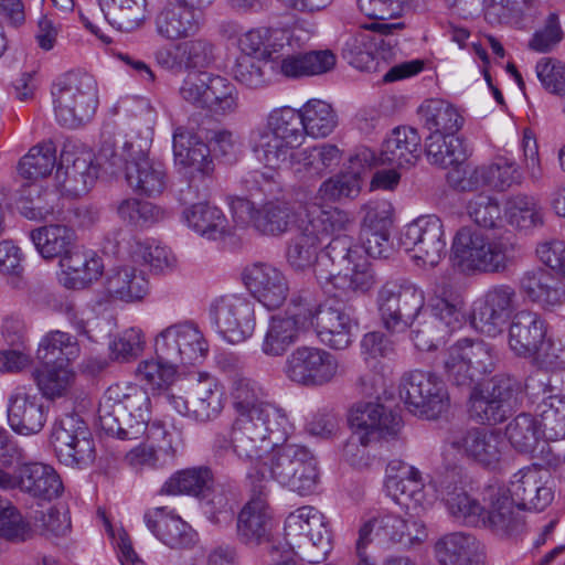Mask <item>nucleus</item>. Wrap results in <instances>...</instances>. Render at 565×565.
<instances>
[{
	"instance_id": "nucleus-30",
	"label": "nucleus",
	"mask_w": 565,
	"mask_h": 565,
	"mask_svg": "<svg viewBox=\"0 0 565 565\" xmlns=\"http://www.w3.org/2000/svg\"><path fill=\"white\" fill-rule=\"evenodd\" d=\"M546 335V326L542 317L531 310L516 312L509 328V345L518 355L529 358L539 355Z\"/></svg>"
},
{
	"instance_id": "nucleus-22",
	"label": "nucleus",
	"mask_w": 565,
	"mask_h": 565,
	"mask_svg": "<svg viewBox=\"0 0 565 565\" xmlns=\"http://www.w3.org/2000/svg\"><path fill=\"white\" fill-rule=\"evenodd\" d=\"M209 6L168 0L156 17V31L167 40L185 39L198 33Z\"/></svg>"
},
{
	"instance_id": "nucleus-51",
	"label": "nucleus",
	"mask_w": 565,
	"mask_h": 565,
	"mask_svg": "<svg viewBox=\"0 0 565 565\" xmlns=\"http://www.w3.org/2000/svg\"><path fill=\"white\" fill-rule=\"evenodd\" d=\"M56 164V148L52 141L32 147L19 161L17 171L21 179L36 183L39 179L51 174Z\"/></svg>"
},
{
	"instance_id": "nucleus-18",
	"label": "nucleus",
	"mask_w": 565,
	"mask_h": 565,
	"mask_svg": "<svg viewBox=\"0 0 565 565\" xmlns=\"http://www.w3.org/2000/svg\"><path fill=\"white\" fill-rule=\"evenodd\" d=\"M301 294L290 300L286 316L271 317L262 343V352L267 356H281L298 339L302 331L311 328L310 313L302 309L298 301Z\"/></svg>"
},
{
	"instance_id": "nucleus-3",
	"label": "nucleus",
	"mask_w": 565,
	"mask_h": 565,
	"mask_svg": "<svg viewBox=\"0 0 565 565\" xmlns=\"http://www.w3.org/2000/svg\"><path fill=\"white\" fill-rule=\"evenodd\" d=\"M147 152V140L119 135L103 141L99 158L114 168H122L127 184L135 192L154 196L166 189L167 175L163 166L149 160Z\"/></svg>"
},
{
	"instance_id": "nucleus-45",
	"label": "nucleus",
	"mask_w": 565,
	"mask_h": 565,
	"mask_svg": "<svg viewBox=\"0 0 565 565\" xmlns=\"http://www.w3.org/2000/svg\"><path fill=\"white\" fill-rule=\"evenodd\" d=\"M419 115L431 134L456 135L463 124L457 108L443 99L426 100L419 108Z\"/></svg>"
},
{
	"instance_id": "nucleus-15",
	"label": "nucleus",
	"mask_w": 565,
	"mask_h": 565,
	"mask_svg": "<svg viewBox=\"0 0 565 565\" xmlns=\"http://www.w3.org/2000/svg\"><path fill=\"white\" fill-rule=\"evenodd\" d=\"M262 387L252 379L236 374L232 383V407L236 424L260 422L269 424L287 420L284 408L263 399Z\"/></svg>"
},
{
	"instance_id": "nucleus-23",
	"label": "nucleus",
	"mask_w": 565,
	"mask_h": 565,
	"mask_svg": "<svg viewBox=\"0 0 565 565\" xmlns=\"http://www.w3.org/2000/svg\"><path fill=\"white\" fill-rule=\"evenodd\" d=\"M288 433L285 426H232L228 445L234 452L250 460V467L259 459L260 452L277 447L287 441ZM217 447L226 448L227 440L218 443Z\"/></svg>"
},
{
	"instance_id": "nucleus-53",
	"label": "nucleus",
	"mask_w": 565,
	"mask_h": 565,
	"mask_svg": "<svg viewBox=\"0 0 565 565\" xmlns=\"http://www.w3.org/2000/svg\"><path fill=\"white\" fill-rule=\"evenodd\" d=\"M303 132L313 138H326L338 126V115L332 106L320 99L307 102L300 109Z\"/></svg>"
},
{
	"instance_id": "nucleus-58",
	"label": "nucleus",
	"mask_w": 565,
	"mask_h": 565,
	"mask_svg": "<svg viewBox=\"0 0 565 565\" xmlns=\"http://www.w3.org/2000/svg\"><path fill=\"white\" fill-rule=\"evenodd\" d=\"M352 227L353 222L350 218L348 231H337L329 235L331 239L326 246V252L332 264L339 267V270L364 256L362 246L355 243L350 235Z\"/></svg>"
},
{
	"instance_id": "nucleus-17",
	"label": "nucleus",
	"mask_w": 565,
	"mask_h": 565,
	"mask_svg": "<svg viewBox=\"0 0 565 565\" xmlns=\"http://www.w3.org/2000/svg\"><path fill=\"white\" fill-rule=\"evenodd\" d=\"M338 360L330 352L315 347H298L286 359L287 377L306 386H320L338 373Z\"/></svg>"
},
{
	"instance_id": "nucleus-54",
	"label": "nucleus",
	"mask_w": 565,
	"mask_h": 565,
	"mask_svg": "<svg viewBox=\"0 0 565 565\" xmlns=\"http://www.w3.org/2000/svg\"><path fill=\"white\" fill-rule=\"evenodd\" d=\"M302 124L300 110L284 106L273 109L259 128L298 147L305 137Z\"/></svg>"
},
{
	"instance_id": "nucleus-41",
	"label": "nucleus",
	"mask_w": 565,
	"mask_h": 565,
	"mask_svg": "<svg viewBox=\"0 0 565 565\" xmlns=\"http://www.w3.org/2000/svg\"><path fill=\"white\" fill-rule=\"evenodd\" d=\"M248 146L257 160L269 169H278L287 163L290 166L296 148L290 142L259 127L250 130Z\"/></svg>"
},
{
	"instance_id": "nucleus-46",
	"label": "nucleus",
	"mask_w": 565,
	"mask_h": 565,
	"mask_svg": "<svg viewBox=\"0 0 565 565\" xmlns=\"http://www.w3.org/2000/svg\"><path fill=\"white\" fill-rule=\"evenodd\" d=\"M212 488V475L207 468H190L175 472L162 486L160 492L169 495H193L205 499Z\"/></svg>"
},
{
	"instance_id": "nucleus-5",
	"label": "nucleus",
	"mask_w": 565,
	"mask_h": 565,
	"mask_svg": "<svg viewBox=\"0 0 565 565\" xmlns=\"http://www.w3.org/2000/svg\"><path fill=\"white\" fill-rule=\"evenodd\" d=\"M307 222L292 237L287 248V262L295 270L303 271L318 259L322 241L337 231H348L350 216L337 207L311 204L307 207Z\"/></svg>"
},
{
	"instance_id": "nucleus-36",
	"label": "nucleus",
	"mask_w": 565,
	"mask_h": 565,
	"mask_svg": "<svg viewBox=\"0 0 565 565\" xmlns=\"http://www.w3.org/2000/svg\"><path fill=\"white\" fill-rule=\"evenodd\" d=\"M29 238L43 259L60 262L75 248L77 237L71 226L51 223L31 230Z\"/></svg>"
},
{
	"instance_id": "nucleus-8",
	"label": "nucleus",
	"mask_w": 565,
	"mask_h": 565,
	"mask_svg": "<svg viewBox=\"0 0 565 565\" xmlns=\"http://www.w3.org/2000/svg\"><path fill=\"white\" fill-rule=\"evenodd\" d=\"M173 154L175 166L188 178L186 186L180 190L181 201L189 203L205 196L206 181L214 171L210 146L190 131L178 128L173 134Z\"/></svg>"
},
{
	"instance_id": "nucleus-63",
	"label": "nucleus",
	"mask_w": 565,
	"mask_h": 565,
	"mask_svg": "<svg viewBox=\"0 0 565 565\" xmlns=\"http://www.w3.org/2000/svg\"><path fill=\"white\" fill-rule=\"evenodd\" d=\"M185 71L210 67L216 60L215 44L206 38H194L178 43Z\"/></svg>"
},
{
	"instance_id": "nucleus-64",
	"label": "nucleus",
	"mask_w": 565,
	"mask_h": 565,
	"mask_svg": "<svg viewBox=\"0 0 565 565\" xmlns=\"http://www.w3.org/2000/svg\"><path fill=\"white\" fill-rule=\"evenodd\" d=\"M177 364H171L156 355V359L141 362L137 369L140 382L151 390L167 388L174 380Z\"/></svg>"
},
{
	"instance_id": "nucleus-26",
	"label": "nucleus",
	"mask_w": 565,
	"mask_h": 565,
	"mask_svg": "<svg viewBox=\"0 0 565 565\" xmlns=\"http://www.w3.org/2000/svg\"><path fill=\"white\" fill-rule=\"evenodd\" d=\"M505 490L518 510L541 511L554 498L552 487L548 486V473L536 467L520 469Z\"/></svg>"
},
{
	"instance_id": "nucleus-55",
	"label": "nucleus",
	"mask_w": 565,
	"mask_h": 565,
	"mask_svg": "<svg viewBox=\"0 0 565 565\" xmlns=\"http://www.w3.org/2000/svg\"><path fill=\"white\" fill-rule=\"evenodd\" d=\"M462 306L463 302L457 295L436 296L431 299L427 318L448 337L463 323Z\"/></svg>"
},
{
	"instance_id": "nucleus-32",
	"label": "nucleus",
	"mask_w": 565,
	"mask_h": 565,
	"mask_svg": "<svg viewBox=\"0 0 565 565\" xmlns=\"http://www.w3.org/2000/svg\"><path fill=\"white\" fill-rule=\"evenodd\" d=\"M435 481L436 478L429 484H424L420 471L409 467L403 476L386 478L385 489L396 502L408 505L407 501H409L414 508L425 509L438 499L433 488Z\"/></svg>"
},
{
	"instance_id": "nucleus-50",
	"label": "nucleus",
	"mask_w": 565,
	"mask_h": 565,
	"mask_svg": "<svg viewBox=\"0 0 565 565\" xmlns=\"http://www.w3.org/2000/svg\"><path fill=\"white\" fill-rule=\"evenodd\" d=\"M345 417L348 424H399L404 422L398 405H385L379 398L353 402L348 406Z\"/></svg>"
},
{
	"instance_id": "nucleus-25",
	"label": "nucleus",
	"mask_w": 565,
	"mask_h": 565,
	"mask_svg": "<svg viewBox=\"0 0 565 565\" xmlns=\"http://www.w3.org/2000/svg\"><path fill=\"white\" fill-rule=\"evenodd\" d=\"M50 444L65 466L83 469L95 459V444L88 426H53Z\"/></svg>"
},
{
	"instance_id": "nucleus-9",
	"label": "nucleus",
	"mask_w": 565,
	"mask_h": 565,
	"mask_svg": "<svg viewBox=\"0 0 565 565\" xmlns=\"http://www.w3.org/2000/svg\"><path fill=\"white\" fill-rule=\"evenodd\" d=\"M424 305V291L406 279L386 281L376 296L381 324L390 333L413 327Z\"/></svg>"
},
{
	"instance_id": "nucleus-29",
	"label": "nucleus",
	"mask_w": 565,
	"mask_h": 565,
	"mask_svg": "<svg viewBox=\"0 0 565 565\" xmlns=\"http://www.w3.org/2000/svg\"><path fill=\"white\" fill-rule=\"evenodd\" d=\"M412 526L415 529V533L411 531L408 521L391 513L373 518L361 526L356 548L364 550L373 540H377L380 543H396L402 542L405 536L415 541H423L427 536L422 522L414 521Z\"/></svg>"
},
{
	"instance_id": "nucleus-52",
	"label": "nucleus",
	"mask_w": 565,
	"mask_h": 565,
	"mask_svg": "<svg viewBox=\"0 0 565 565\" xmlns=\"http://www.w3.org/2000/svg\"><path fill=\"white\" fill-rule=\"evenodd\" d=\"M191 391L195 406L194 419L202 423L213 420L222 408V392L217 381L209 374H199Z\"/></svg>"
},
{
	"instance_id": "nucleus-6",
	"label": "nucleus",
	"mask_w": 565,
	"mask_h": 565,
	"mask_svg": "<svg viewBox=\"0 0 565 565\" xmlns=\"http://www.w3.org/2000/svg\"><path fill=\"white\" fill-rule=\"evenodd\" d=\"M51 94L56 120L67 128L88 122L98 105L96 81L86 73L64 75L53 84Z\"/></svg>"
},
{
	"instance_id": "nucleus-24",
	"label": "nucleus",
	"mask_w": 565,
	"mask_h": 565,
	"mask_svg": "<svg viewBox=\"0 0 565 565\" xmlns=\"http://www.w3.org/2000/svg\"><path fill=\"white\" fill-rule=\"evenodd\" d=\"M242 278L253 297L268 310L281 307L289 294L286 276L270 264H252L243 270Z\"/></svg>"
},
{
	"instance_id": "nucleus-49",
	"label": "nucleus",
	"mask_w": 565,
	"mask_h": 565,
	"mask_svg": "<svg viewBox=\"0 0 565 565\" xmlns=\"http://www.w3.org/2000/svg\"><path fill=\"white\" fill-rule=\"evenodd\" d=\"M337 289L343 291L366 294L376 284V273L364 255L361 259L327 277Z\"/></svg>"
},
{
	"instance_id": "nucleus-47",
	"label": "nucleus",
	"mask_w": 565,
	"mask_h": 565,
	"mask_svg": "<svg viewBox=\"0 0 565 565\" xmlns=\"http://www.w3.org/2000/svg\"><path fill=\"white\" fill-rule=\"evenodd\" d=\"M79 344L76 339L70 333L54 330L46 333L36 351V358L43 364H58L63 363L68 365L79 356Z\"/></svg>"
},
{
	"instance_id": "nucleus-16",
	"label": "nucleus",
	"mask_w": 565,
	"mask_h": 565,
	"mask_svg": "<svg viewBox=\"0 0 565 565\" xmlns=\"http://www.w3.org/2000/svg\"><path fill=\"white\" fill-rule=\"evenodd\" d=\"M520 306L516 289L509 284L491 286L476 302L472 324L489 337L499 334Z\"/></svg>"
},
{
	"instance_id": "nucleus-20",
	"label": "nucleus",
	"mask_w": 565,
	"mask_h": 565,
	"mask_svg": "<svg viewBox=\"0 0 565 565\" xmlns=\"http://www.w3.org/2000/svg\"><path fill=\"white\" fill-rule=\"evenodd\" d=\"M486 507L482 509L484 526L500 536L519 533L523 527V518L512 499L508 495L505 486L499 482L488 484L482 492Z\"/></svg>"
},
{
	"instance_id": "nucleus-35",
	"label": "nucleus",
	"mask_w": 565,
	"mask_h": 565,
	"mask_svg": "<svg viewBox=\"0 0 565 565\" xmlns=\"http://www.w3.org/2000/svg\"><path fill=\"white\" fill-rule=\"evenodd\" d=\"M58 265L63 274V285L68 289H84L97 280L104 271L102 259L93 252L75 246Z\"/></svg>"
},
{
	"instance_id": "nucleus-61",
	"label": "nucleus",
	"mask_w": 565,
	"mask_h": 565,
	"mask_svg": "<svg viewBox=\"0 0 565 565\" xmlns=\"http://www.w3.org/2000/svg\"><path fill=\"white\" fill-rule=\"evenodd\" d=\"M359 8L370 19L388 20L404 12L420 10L425 0H358Z\"/></svg>"
},
{
	"instance_id": "nucleus-42",
	"label": "nucleus",
	"mask_w": 565,
	"mask_h": 565,
	"mask_svg": "<svg viewBox=\"0 0 565 565\" xmlns=\"http://www.w3.org/2000/svg\"><path fill=\"white\" fill-rule=\"evenodd\" d=\"M270 521V513L268 504L258 492L248 501L237 518V534L242 542L246 544L260 543L268 533V525Z\"/></svg>"
},
{
	"instance_id": "nucleus-44",
	"label": "nucleus",
	"mask_w": 565,
	"mask_h": 565,
	"mask_svg": "<svg viewBox=\"0 0 565 565\" xmlns=\"http://www.w3.org/2000/svg\"><path fill=\"white\" fill-rule=\"evenodd\" d=\"M105 287L111 297L132 302L141 300L148 294L149 284L142 271L125 266L110 271Z\"/></svg>"
},
{
	"instance_id": "nucleus-48",
	"label": "nucleus",
	"mask_w": 565,
	"mask_h": 565,
	"mask_svg": "<svg viewBox=\"0 0 565 565\" xmlns=\"http://www.w3.org/2000/svg\"><path fill=\"white\" fill-rule=\"evenodd\" d=\"M425 153L429 163L448 168L467 158L463 141L456 135L430 134L426 139Z\"/></svg>"
},
{
	"instance_id": "nucleus-27",
	"label": "nucleus",
	"mask_w": 565,
	"mask_h": 565,
	"mask_svg": "<svg viewBox=\"0 0 565 565\" xmlns=\"http://www.w3.org/2000/svg\"><path fill=\"white\" fill-rule=\"evenodd\" d=\"M97 172L92 153L63 151L55 172L56 188L62 194L81 196L93 186Z\"/></svg>"
},
{
	"instance_id": "nucleus-56",
	"label": "nucleus",
	"mask_w": 565,
	"mask_h": 565,
	"mask_svg": "<svg viewBox=\"0 0 565 565\" xmlns=\"http://www.w3.org/2000/svg\"><path fill=\"white\" fill-rule=\"evenodd\" d=\"M74 373L68 365L58 364H43L41 369L33 372V379L42 392L43 396L47 398H55L63 396L68 390Z\"/></svg>"
},
{
	"instance_id": "nucleus-34",
	"label": "nucleus",
	"mask_w": 565,
	"mask_h": 565,
	"mask_svg": "<svg viewBox=\"0 0 565 565\" xmlns=\"http://www.w3.org/2000/svg\"><path fill=\"white\" fill-rule=\"evenodd\" d=\"M434 551L440 565H482L483 562L479 541L463 532L441 536Z\"/></svg>"
},
{
	"instance_id": "nucleus-62",
	"label": "nucleus",
	"mask_w": 565,
	"mask_h": 565,
	"mask_svg": "<svg viewBox=\"0 0 565 565\" xmlns=\"http://www.w3.org/2000/svg\"><path fill=\"white\" fill-rule=\"evenodd\" d=\"M276 169L270 171H250L242 180L245 190L254 199L281 200L282 186L278 180Z\"/></svg>"
},
{
	"instance_id": "nucleus-13",
	"label": "nucleus",
	"mask_w": 565,
	"mask_h": 565,
	"mask_svg": "<svg viewBox=\"0 0 565 565\" xmlns=\"http://www.w3.org/2000/svg\"><path fill=\"white\" fill-rule=\"evenodd\" d=\"M210 317L218 333L230 343H242L255 330V303L238 295L216 298L210 307Z\"/></svg>"
},
{
	"instance_id": "nucleus-11",
	"label": "nucleus",
	"mask_w": 565,
	"mask_h": 565,
	"mask_svg": "<svg viewBox=\"0 0 565 565\" xmlns=\"http://www.w3.org/2000/svg\"><path fill=\"white\" fill-rule=\"evenodd\" d=\"M230 206L238 224H248L265 236H280L296 222L292 205L284 199L266 200L256 206L254 202L236 196L231 200Z\"/></svg>"
},
{
	"instance_id": "nucleus-37",
	"label": "nucleus",
	"mask_w": 565,
	"mask_h": 565,
	"mask_svg": "<svg viewBox=\"0 0 565 565\" xmlns=\"http://www.w3.org/2000/svg\"><path fill=\"white\" fill-rule=\"evenodd\" d=\"M341 161V151L335 145L322 143L295 151L290 167L301 180L322 177Z\"/></svg>"
},
{
	"instance_id": "nucleus-33",
	"label": "nucleus",
	"mask_w": 565,
	"mask_h": 565,
	"mask_svg": "<svg viewBox=\"0 0 565 565\" xmlns=\"http://www.w3.org/2000/svg\"><path fill=\"white\" fill-rule=\"evenodd\" d=\"M148 529L172 548L190 546L194 542L191 526L167 507H159L145 514Z\"/></svg>"
},
{
	"instance_id": "nucleus-57",
	"label": "nucleus",
	"mask_w": 565,
	"mask_h": 565,
	"mask_svg": "<svg viewBox=\"0 0 565 565\" xmlns=\"http://www.w3.org/2000/svg\"><path fill=\"white\" fill-rule=\"evenodd\" d=\"M118 217L129 226L148 227L163 218V211L148 201H140L136 198L120 200L116 204Z\"/></svg>"
},
{
	"instance_id": "nucleus-38",
	"label": "nucleus",
	"mask_w": 565,
	"mask_h": 565,
	"mask_svg": "<svg viewBox=\"0 0 565 565\" xmlns=\"http://www.w3.org/2000/svg\"><path fill=\"white\" fill-rule=\"evenodd\" d=\"M521 174L518 164L508 158L500 157L489 167L475 168L468 178L459 183L462 191H476L480 186L504 191L519 183Z\"/></svg>"
},
{
	"instance_id": "nucleus-28",
	"label": "nucleus",
	"mask_w": 565,
	"mask_h": 565,
	"mask_svg": "<svg viewBox=\"0 0 565 565\" xmlns=\"http://www.w3.org/2000/svg\"><path fill=\"white\" fill-rule=\"evenodd\" d=\"M420 145L418 131L413 127L402 126L394 128L384 140L379 159L369 150L363 151L361 156L365 162L407 168L417 162L422 152Z\"/></svg>"
},
{
	"instance_id": "nucleus-14",
	"label": "nucleus",
	"mask_w": 565,
	"mask_h": 565,
	"mask_svg": "<svg viewBox=\"0 0 565 565\" xmlns=\"http://www.w3.org/2000/svg\"><path fill=\"white\" fill-rule=\"evenodd\" d=\"M401 246L411 252L422 266L434 267L446 254L444 226L436 215H424L405 226L399 237Z\"/></svg>"
},
{
	"instance_id": "nucleus-4",
	"label": "nucleus",
	"mask_w": 565,
	"mask_h": 565,
	"mask_svg": "<svg viewBox=\"0 0 565 565\" xmlns=\"http://www.w3.org/2000/svg\"><path fill=\"white\" fill-rule=\"evenodd\" d=\"M452 253L462 271L504 274L515 264L516 246L505 237H489L480 228L461 227Z\"/></svg>"
},
{
	"instance_id": "nucleus-40",
	"label": "nucleus",
	"mask_w": 565,
	"mask_h": 565,
	"mask_svg": "<svg viewBox=\"0 0 565 565\" xmlns=\"http://www.w3.org/2000/svg\"><path fill=\"white\" fill-rule=\"evenodd\" d=\"M183 211V220L189 228L207 239H222L231 234L224 213L207 202L192 203Z\"/></svg>"
},
{
	"instance_id": "nucleus-59",
	"label": "nucleus",
	"mask_w": 565,
	"mask_h": 565,
	"mask_svg": "<svg viewBox=\"0 0 565 565\" xmlns=\"http://www.w3.org/2000/svg\"><path fill=\"white\" fill-rule=\"evenodd\" d=\"M238 108V92L225 77L213 74L205 109L215 115H227Z\"/></svg>"
},
{
	"instance_id": "nucleus-43",
	"label": "nucleus",
	"mask_w": 565,
	"mask_h": 565,
	"mask_svg": "<svg viewBox=\"0 0 565 565\" xmlns=\"http://www.w3.org/2000/svg\"><path fill=\"white\" fill-rule=\"evenodd\" d=\"M107 22L122 32H131L146 20L147 0H98Z\"/></svg>"
},
{
	"instance_id": "nucleus-2",
	"label": "nucleus",
	"mask_w": 565,
	"mask_h": 565,
	"mask_svg": "<svg viewBox=\"0 0 565 565\" xmlns=\"http://www.w3.org/2000/svg\"><path fill=\"white\" fill-rule=\"evenodd\" d=\"M271 449L266 461H257L247 470L254 492L264 494V482L274 480L301 495L312 493L319 482L318 461L312 451L306 446L286 441Z\"/></svg>"
},
{
	"instance_id": "nucleus-31",
	"label": "nucleus",
	"mask_w": 565,
	"mask_h": 565,
	"mask_svg": "<svg viewBox=\"0 0 565 565\" xmlns=\"http://www.w3.org/2000/svg\"><path fill=\"white\" fill-rule=\"evenodd\" d=\"M505 426L504 437L520 454L546 459L551 454L550 444L565 439V426Z\"/></svg>"
},
{
	"instance_id": "nucleus-12",
	"label": "nucleus",
	"mask_w": 565,
	"mask_h": 565,
	"mask_svg": "<svg viewBox=\"0 0 565 565\" xmlns=\"http://www.w3.org/2000/svg\"><path fill=\"white\" fill-rule=\"evenodd\" d=\"M209 344L199 327L191 321L171 324L154 338V353L171 364H194L203 360Z\"/></svg>"
},
{
	"instance_id": "nucleus-60",
	"label": "nucleus",
	"mask_w": 565,
	"mask_h": 565,
	"mask_svg": "<svg viewBox=\"0 0 565 565\" xmlns=\"http://www.w3.org/2000/svg\"><path fill=\"white\" fill-rule=\"evenodd\" d=\"M376 43L365 32H360L347 39L342 47L343 58L353 67L361 71L375 70L373 50Z\"/></svg>"
},
{
	"instance_id": "nucleus-19",
	"label": "nucleus",
	"mask_w": 565,
	"mask_h": 565,
	"mask_svg": "<svg viewBox=\"0 0 565 565\" xmlns=\"http://www.w3.org/2000/svg\"><path fill=\"white\" fill-rule=\"evenodd\" d=\"M447 444L486 467H495L505 447V438L494 426H475L452 434Z\"/></svg>"
},
{
	"instance_id": "nucleus-21",
	"label": "nucleus",
	"mask_w": 565,
	"mask_h": 565,
	"mask_svg": "<svg viewBox=\"0 0 565 565\" xmlns=\"http://www.w3.org/2000/svg\"><path fill=\"white\" fill-rule=\"evenodd\" d=\"M460 484V469L452 467L436 477L433 488L454 519L467 525L480 526L483 507L470 498Z\"/></svg>"
},
{
	"instance_id": "nucleus-39",
	"label": "nucleus",
	"mask_w": 565,
	"mask_h": 565,
	"mask_svg": "<svg viewBox=\"0 0 565 565\" xmlns=\"http://www.w3.org/2000/svg\"><path fill=\"white\" fill-rule=\"evenodd\" d=\"M20 490L40 500L61 497L64 487L56 470L42 462H28L20 467Z\"/></svg>"
},
{
	"instance_id": "nucleus-7",
	"label": "nucleus",
	"mask_w": 565,
	"mask_h": 565,
	"mask_svg": "<svg viewBox=\"0 0 565 565\" xmlns=\"http://www.w3.org/2000/svg\"><path fill=\"white\" fill-rule=\"evenodd\" d=\"M302 309L310 313L311 328H315L319 340L333 350L349 348L358 333L359 322L350 306L335 299L317 303L309 291H302Z\"/></svg>"
},
{
	"instance_id": "nucleus-1",
	"label": "nucleus",
	"mask_w": 565,
	"mask_h": 565,
	"mask_svg": "<svg viewBox=\"0 0 565 565\" xmlns=\"http://www.w3.org/2000/svg\"><path fill=\"white\" fill-rule=\"evenodd\" d=\"M497 361L491 344L469 338L449 347L443 359L448 381L469 392V419L478 424H501L512 416L511 398L516 390L515 380L507 375L494 376L488 398L477 391L482 377L494 371Z\"/></svg>"
},
{
	"instance_id": "nucleus-10",
	"label": "nucleus",
	"mask_w": 565,
	"mask_h": 565,
	"mask_svg": "<svg viewBox=\"0 0 565 565\" xmlns=\"http://www.w3.org/2000/svg\"><path fill=\"white\" fill-rule=\"evenodd\" d=\"M398 393L407 411L419 419L436 420L449 406L444 382L430 372L414 370L405 373Z\"/></svg>"
}]
</instances>
